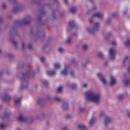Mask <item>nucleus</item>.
Listing matches in <instances>:
<instances>
[{
    "mask_svg": "<svg viewBox=\"0 0 130 130\" xmlns=\"http://www.w3.org/2000/svg\"><path fill=\"white\" fill-rule=\"evenodd\" d=\"M62 130H68V128H67V127H64L63 128Z\"/></svg>",
    "mask_w": 130,
    "mask_h": 130,
    "instance_id": "nucleus-62",
    "label": "nucleus"
},
{
    "mask_svg": "<svg viewBox=\"0 0 130 130\" xmlns=\"http://www.w3.org/2000/svg\"><path fill=\"white\" fill-rule=\"evenodd\" d=\"M70 12L72 14H75L77 12V7H73L70 9Z\"/></svg>",
    "mask_w": 130,
    "mask_h": 130,
    "instance_id": "nucleus-23",
    "label": "nucleus"
},
{
    "mask_svg": "<svg viewBox=\"0 0 130 130\" xmlns=\"http://www.w3.org/2000/svg\"><path fill=\"white\" fill-rule=\"evenodd\" d=\"M42 84L45 86V87H47L48 86V82L46 80H43L42 81Z\"/></svg>",
    "mask_w": 130,
    "mask_h": 130,
    "instance_id": "nucleus-32",
    "label": "nucleus"
},
{
    "mask_svg": "<svg viewBox=\"0 0 130 130\" xmlns=\"http://www.w3.org/2000/svg\"><path fill=\"white\" fill-rule=\"evenodd\" d=\"M24 67V63L23 62H20L18 65L19 69H22Z\"/></svg>",
    "mask_w": 130,
    "mask_h": 130,
    "instance_id": "nucleus-42",
    "label": "nucleus"
},
{
    "mask_svg": "<svg viewBox=\"0 0 130 130\" xmlns=\"http://www.w3.org/2000/svg\"><path fill=\"white\" fill-rule=\"evenodd\" d=\"M117 83V81H116V79L115 78V77L113 76H111L110 77V85L112 87V86H114Z\"/></svg>",
    "mask_w": 130,
    "mask_h": 130,
    "instance_id": "nucleus-13",
    "label": "nucleus"
},
{
    "mask_svg": "<svg viewBox=\"0 0 130 130\" xmlns=\"http://www.w3.org/2000/svg\"><path fill=\"white\" fill-rule=\"evenodd\" d=\"M100 29V23L96 22L94 24L93 28H87V31L90 33V34H95L96 32H98Z\"/></svg>",
    "mask_w": 130,
    "mask_h": 130,
    "instance_id": "nucleus-6",
    "label": "nucleus"
},
{
    "mask_svg": "<svg viewBox=\"0 0 130 130\" xmlns=\"http://www.w3.org/2000/svg\"><path fill=\"white\" fill-rule=\"evenodd\" d=\"M97 76L99 77L100 80L102 81L104 85H107V81L106 80V78H105V76H104L102 73H98Z\"/></svg>",
    "mask_w": 130,
    "mask_h": 130,
    "instance_id": "nucleus-10",
    "label": "nucleus"
},
{
    "mask_svg": "<svg viewBox=\"0 0 130 130\" xmlns=\"http://www.w3.org/2000/svg\"><path fill=\"white\" fill-rule=\"evenodd\" d=\"M72 36H78V34L75 33L72 35Z\"/></svg>",
    "mask_w": 130,
    "mask_h": 130,
    "instance_id": "nucleus-59",
    "label": "nucleus"
},
{
    "mask_svg": "<svg viewBox=\"0 0 130 130\" xmlns=\"http://www.w3.org/2000/svg\"><path fill=\"white\" fill-rule=\"evenodd\" d=\"M85 98L86 101L92 102L94 104H99L101 102V95L93 90H88L85 93Z\"/></svg>",
    "mask_w": 130,
    "mask_h": 130,
    "instance_id": "nucleus-1",
    "label": "nucleus"
},
{
    "mask_svg": "<svg viewBox=\"0 0 130 130\" xmlns=\"http://www.w3.org/2000/svg\"><path fill=\"white\" fill-rule=\"evenodd\" d=\"M69 26L72 28L75 27V26H76V24L75 23V21L74 20L70 21L69 22Z\"/></svg>",
    "mask_w": 130,
    "mask_h": 130,
    "instance_id": "nucleus-26",
    "label": "nucleus"
},
{
    "mask_svg": "<svg viewBox=\"0 0 130 130\" xmlns=\"http://www.w3.org/2000/svg\"><path fill=\"white\" fill-rule=\"evenodd\" d=\"M84 110H85V109H84L83 108H79V111H84Z\"/></svg>",
    "mask_w": 130,
    "mask_h": 130,
    "instance_id": "nucleus-55",
    "label": "nucleus"
},
{
    "mask_svg": "<svg viewBox=\"0 0 130 130\" xmlns=\"http://www.w3.org/2000/svg\"><path fill=\"white\" fill-rule=\"evenodd\" d=\"M62 91V87L61 86L58 88V92L61 93Z\"/></svg>",
    "mask_w": 130,
    "mask_h": 130,
    "instance_id": "nucleus-46",
    "label": "nucleus"
},
{
    "mask_svg": "<svg viewBox=\"0 0 130 130\" xmlns=\"http://www.w3.org/2000/svg\"><path fill=\"white\" fill-rule=\"evenodd\" d=\"M74 62H76V60L75 59H73L72 60V63H74Z\"/></svg>",
    "mask_w": 130,
    "mask_h": 130,
    "instance_id": "nucleus-58",
    "label": "nucleus"
},
{
    "mask_svg": "<svg viewBox=\"0 0 130 130\" xmlns=\"http://www.w3.org/2000/svg\"><path fill=\"white\" fill-rule=\"evenodd\" d=\"M112 44L113 45H116V44H117V43H116V42L114 41L112 42Z\"/></svg>",
    "mask_w": 130,
    "mask_h": 130,
    "instance_id": "nucleus-56",
    "label": "nucleus"
},
{
    "mask_svg": "<svg viewBox=\"0 0 130 130\" xmlns=\"http://www.w3.org/2000/svg\"><path fill=\"white\" fill-rule=\"evenodd\" d=\"M0 128L2 130L6 129L7 128V124L4 122L0 123Z\"/></svg>",
    "mask_w": 130,
    "mask_h": 130,
    "instance_id": "nucleus-18",
    "label": "nucleus"
},
{
    "mask_svg": "<svg viewBox=\"0 0 130 130\" xmlns=\"http://www.w3.org/2000/svg\"><path fill=\"white\" fill-rule=\"evenodd\" d=\"M54 67L55 69H58L59 68H60V64H59V63H54Z\"/></svg>",
    "mask_w": 130,
    "mask_h": 130,
    "instance_id": "nucleus-30",
    "label": "nucleus"
},
{
    "mask_svg": "<svg viewBox=\"0 0 130 130\" xmlns=\"http://www.w3.org/2000/svg\"><path fill=\"white\" fill-rule=\"evenodd\" d=\"M66 118L71 119L72 117H73V115L70 114H67L66 116Z\"/></svg>",
    "mask_w": 130,
    "mask_h": 130,
    "instance_id": "nucleus-40",
    "label": "nucleus"
},
{
    "mask_svg": "<svg viewBox=\"0 0 130 130\" xmlns=\"http://www.w3.org/2000/svg\"><path fill=\"white\" fill-rule=\"evenodd\" d=\"M88 48H89V46L87 44H85L83 45V49L84 50H87V49H88Z\"/></svg>",
    "mask_w": 130,
    "mask_h": 130,
    "instance_id": "nucleus-41",
    "label": "nucleus"
},
{
    "mask_svg": "<svg viewBox=\"0 0 130 130\" xmlns=\"http://www.w3.org/2000/svg\"><path fill=\"white\" fill-rule=\"evenodd\" d=\"M113 35V34H112V32H108V34H107V36H112Z\"/></svg>",
    "mask_w": 130,
    "mask_h": 130,
    "instance_id": "nucleus-52",
    "label": "nucleus"
},
{
    "mask_svg": "<svg viewBox=\"0 0 130 130\" xmlns=\"http://www.w3.org/2000/svg\"><path fill=\"white\" fill-rule=\"evenodd\" d=\"M128 60H129V57H128V56H125L123 59V66H125V64L126 63V62H127V61H128Z\"/></svg>",
    "mask_w": 130,
    "mask_h": 130,
    "instance_id": "nucleus-21",
    "label": "nucleus"
},
{
    "mask_svg": "<svg viewBox=\"0 0 130 130\" xmlns=\"http://www.w3.org/2000/svg\"><path fill=\"white\" fill-rule=\"evenodd\" d=\"M92 11L93 12L95 11H97V7L96 6V5L93 6Z\"/></svg>",
    "mask_w": 130,
    "mask_h": 130,
    "instance_id": "nucleus-43",
    "label": "nucleus"
},
{
    "mask_svg": "<svg viewBox=\"0 0 130 130\" xmlns=\"http://www.w3.org/2000/svg\"><path fill=\"white\" fill-rule=\"evenodd\" d=\"M79 129H86L87 127L84 124H80L78 126Z\"/></svg>",
    "mask_w": 130,
    "mask_h": 130,
    "instance_id": "nucleus-29",
    "label": "nucleus"
},
{
    "mask_svg": "<svg viewBox=\"0 0 130 130\" xmlns=\"http://www.w3.org/2000/svg\"><path fill=\"white\" fill-rule=\"evenodd\" d=\"M3 22V17H0V23H2Z\"/></svg>",
    "mask_w": 130,
    "mask_h": 130,
    "instance_id": "nucleus-60",
    "label": "nucleus"
},
{
    "mask_svg": "<svg viewBox=\"0 0 130 130\" xmlns=\"http://www.w3.org/2000/svg\"><path fill=\"white\" fill-rule=\"evenodd\" d=\"M96 118L95 117H93L89 122V125H93L95 122H96Z\"/></svg>",
    "mask_w": 130,
    "mask_h": 130,
    "instance_id": "nucleus-19",
    "label": "nucleus"
},
{
    "mask_svg": "<svg viewBox=\"0 0 130 130\" xmlns=\"http://www.w3.org/2000/svg\"><path fill=\"white\" fill-rule=\"evenodd\" d=\"M28 49H29L30 50L32 49V45L31 44H29L28 45Z\"/></svg>",
    "mask_w": 130,
    "mask_h": 130,
    "instance_id": "nucleus-53",
    "label": "nucleus"
},
{
    "mask_svg": "<svg viewBox=\"0 0 130 130\" xmlns=\"http://www.w3.org/2000/svg\"><path fill=\"white\" fill-rule=\"evenodd\" d=\"M33 75H34V72L31 70H28L24 74H22L21 76L19 77L21 81V89L22 90L27 89V87H29V83L28 82L27 79H29V78L33 77Z\"/></svg>",
    "mask_w": 130,
    "mask_h": 130,
    "instance_id": "nucleus-3",
    "label": "nucleus"
},
{
    "mask_svg": "<svg viewBox=\"0 0 130 130\" xmlns=\"http://www.w3.org/2000/svg\"><path fill=\"white\" fill-rule=\"evenodd\" d=\"M3 99L4 100H5V101H10V100H11V96L9 95V94L6 95Z\"/></svg>",
    "mask_w": 130,
    "mask_h": 130,
    "instance_id": "nucleus-24",
    "label": "nucleus"
},
{
    "mask_svg": "<svg viewBox=\"0 0 130 130\" xmlns=\"http://www.w3.org/2000/svg\"><path fill=\"white\" fill-rule=\"evenodd\" d=\"M115 55H116V49L115 48H111L109 50V56L112 60L115 59Z\"/></svg>",
    "mask_w": 130,
    "mask_h": 130,
    "instance_id": "nucleus-8",
    "label": "nucleus"
},
{
    "mask_svg": "<svg viewBox=\"0 0 130 130\" xmlns=\"http://www.w3.org/2000/svg\"><path fill=\"white\" fill-rule=\"evenodd\" d=\"M98 56L100 57V58H104V54L102 52H100L98 53Z\"/></svg>",
    "mask_w": 130,
    "mask_h": 130,
    "instance_id": "nucleus-28",
    "label": "nucleus"
},
{
    "mask_svg": "<svg viewBox=\"0 0 130 130\" xmlns=\"http://www.w3.org/2000/svg\"><path fill=\"white\" fill-rule=\"evenodd\" d=\"M65 4H68V0H64Z\"/></svg>",
    "mask_w": 130,
    "mask_h": 130,
    "instance_id": "nucleus-63",
    "label": "nucleus"
},
{
    "mask_svg": "<svg viewBox=\"0 0 130 130\" xmlns=\"http://www.w3.org/2000/svg\"><path fill=\"white\" fill-rule=\"evenodd\" d=\"M127 14V9H126L123 12V15H126Z\"/></svg>",
    "mask_w": 130,
    "mask_h": 130,
    "instance_id": "nucleus-50",
    "label": "nucleus"
},
{
    "mask_svg": "<svg viewBox=\"0 0 130 130\" xmlns=\"http://www.w3.org/2000/svg\"><path fill=\"white\" fill-rule=\"evenodd\" d=\"M127 71L129 75H130V61L129 62V66H128V68L127 69Z\"/></svg>",
    "mask_w": 130,
    "mask_h": 130,
    "instance_id": "nucleus-49",
    "label": "nucleus"
},
{
    "mask_svg": "<svg viewBox=\"0 0 130 130\" xmlns=\"http://www.w3.org/2000/svg\"><path fill=\"white\" fill-rule=\"evenodd\" d=\"M106 23L107 25H110L111 23V19H110V18H108Z\"/></svg>",
    "mask_w": 130,
    "mask_h": 130,
    "instance_id": "nucleus-35",
    "label": "nucleus"
},
{
    "mask_svg": "<svg viewBox=\"0 0 130 130\" xmlns=\"http://www.w3.org/2000/svg\"><path fill=\"white\" fill-rule=\"evenodd\" d=\"M31 20L32 18L31 16L30 15H28L22 21L17 20L15 21L13 24V28L10 30L9 32L10 37H12V36L15 34V28H17V27H19V26H21V25H24V24L25 25H29V24L31 23Z\"/></svg>",
    "mask_w": 130,
    "mask_h": 130,
    "instance_id": "nucleus-2",
    "label": "nucleus"
},
{
    "mask_svg": "<svg viewBox=\"0 0 130 130\" xmlns=\"http://www.w3.org/2000/svg\"><path fill=\"white\" fill-rule=\"evenodd\" d=\"M124 99V95L123 94H120L119 95V100L121 101Z\"/></svg>",
    "mask_w": 130,
    "mask_h": 130,
    "instance_id": "nucleus-34",
    "label": "nucleus"
},
{
    "mask_svg": "<svg viewBox=\"0 0 130 130\" xmlns=\"http://www.w3.org/2000/svg\"><path fill=\"white\" fill-rule=\"evenodd\" d=\"M69 71H70V66L65 65L64 70L61 72L60 74L63 76H67L69 74Z\"/></svg>",
    "mask_w": 130,
    "mask_h": 130,
    "instance_id": "nucleus-12",
    "label": "nucleus"
},
{
    "mask_svg": "<svg viewBox=\"0 0 130 130\" xmlns=\"http://www.w3.org/2000/svg\"><path fill=\"white\" fill-rule=\"evenodd\" d=\"M70 74L71 77H75V72H74V71H71L70 72Z\"/></svg>",
    "mask_w": 130,
    "mask_h": 130,
    "instance_id": "nucleus-47",
    "label": "nucleus"
},
{
    "mask_svg": "<svg viewBox=\"0 0 130 130\" xmlns=\"http://www.w3.org/2000/svg\"><path fill=\"white\" fill-rule=\"evenodd\" d=\"M12 114V112L10 111L5 112L3 116H1V118L2 119H5V118H8L10 115Z\"/></svg>",
    "mask_w": 130,
    "mask_h": 130,
    "instance_id": "nucleus-14",
    "label": "nucleus"
},
{
    "mask_svg": "<svg viewBox=\"0 0 130 130\" xmlns=\"http://www.w3.org/2000/svg\"><path fill=\"white\" fill-rule=\"evenodd\" d=\"M18 120H19V121H20L21 122H26V121H30V118L25 117L22 114H20L19 116Z\"/></svg>",
    "mask_w": 130,
    "mask_h": 130,
    "instance_id": "nucleus-11",
    "label": "nucleus"
},
{
    "mask_svg": "<svg viewBox=\"0 0 130 130\" xmlns=\"http://www.w3.org/2000/svg\"><path fill=\"white\" fill-rule=\"evenodd\" d=\"M40 15H38V22H41V17H42V16L45 14V12L43 10L40 11Z\"/></svg>",
    "mask_w": 130,
    "mask_h": 130,
    "instance_id": "nucleus-17",
    "label": "nucleus"
},
{
    "mask_svg": "<svg viewBox=\"0 0 130 130\" xmlns=\"http://www.w3.org/2000/svg\"><path fill=\"white\" fill-rule=\"evenodd\" d=\"M62 108L63 110H69V105L68 104V103H64V104H63V105L62 106Z\"/></svg>",
    "mask_w": 130,
    "mask_h": 130,
    "instance_id": "nucleus-22",
    "label": "nucleus"
},
{
    "mask_svg": "<svg viewBox=\"0 0 130 130\" xmlns=\"http://www.w3.org/2000/svg\"><path fill=\"white\" fill-rule=\"evenodd\" d=\"M8 3L10 4H13L14 5H16L17 4V1L16 0H7Z\"/></svg>",
    "mask_w": 130,
    "mask_h": 130,
    "instance_id": "nucleus-33",
    "label": "nucleus"
},
{
    "mask_svg": "<svg viewBox=\"0 0 130 130\" xmlns=\"http://www.w3.org/2000/svg\"><path fill=\"white\" fill-rule=\"evenodd\" d=\"M73 43V41H72V37H69L67 39V40L66 41V43L67 44H72Z\"/></svg>",
    "mask_w": 130,
    "mask_h": 130,
    "instance_id": "nucleus-25",
    "label": "nucleus"
},
{
    "mask_svg": "<svg viewBox=\"0 0 130 130\" xmlns=\"http://www.w3.org/2000/svg\"><path fill=\"white\" fill-rule=\"evenodd\" d=\"M48 47V46L45 45V46H44V49H45V48H46Z\"/></svg>",
    "mask_w": 130,
    "mask_h": 130,
    "instance_id": "nucleus-64",
    "label": "nucleus"
},
{
    "mask_svg": "<svg viewBox=\"0 0 130 130\" xmlns=\"http://www.w3.org/2000/svg\"><path fill=\"white\" fill-rule=\"evenodd\" d=\"M100 117H105V121L104 122V124L105 127H107L111 122H112L113 119L112 118L107 115L104 112H101L100 114Z\"/></svg>",
    "mask_w": 130,
    "mask_h": 130,
    "instance_id": "nucleus-4",
    "label": "nucleus"
},
{
    "mask_svg": "<svg viewBox=\"0 0 130 130\" xmlns=\"http://www.w3.org/2000/svg\"><path fill=\"white\" fill-rule=\"evenodd\" d=\"M56 13V11L54 10H52L51 14L53 16V19H57L56 16H55V14Z\"/></svg>",
    "mask_w": 130,
    "mask_h": 130,
    "instance_id": "nucleus-31",
    "label": "nucleus"
},
{
    "mask_svg": "<svg viewBox=\"0 0 130 130\" xmlns=\"http://www.w3.org/2000/svg\"><path fill=\"white\" fill-rule=\"evenodd\" d=\"M116 16H117V14L116 13H113L112 14L113 17H116Z\"/></svg>",
    "mask_w": 130,
    "mask_h": 130,
    "instance_id": "nucleus-57",
    "label": "nucleus"
},
{
    "mask_svg": "<svg viewBox=\"0 0 130 130\" xmlns=\"http://www.w3.org/2000/svg\"><path fill=\"white\" fill-rule=\"evenodd\" d=\"M83 87H84V88H87V87H88V84L85 83V84L83 85Z\"/></svg>",
    "mask_w": 130,
    "mask_h": 130,
    "instance_id": "nucleus-54",
    "label": "nucleus"
},
{
    "mask_svg": "<svg viewBox=\"0 0 130 130\" xmlns=\"http://www.w3.org/2000/svg\"><path fill=\"white\" fill-rule=\"evenodd\" d=\"M48 76L53 77V76H55L56 75V70H50L47 72V73Z\"/></svg>",
    "mask_w": 130,
    "mask_h": 130,
    "instance_id": "nucleus-15",
    "label": "nucleus"
},
{
    "mask_svg": "<svg viewBox=\"0 0 130 130\" xmlns=\"http://www.w3.org/2000/svg\"><path fill=\"white\" fill-rule=\"evenodd\" d=\"M42 101H43V100L41 99H38V103H39L40 104V103H41V102H42Z\"/></svg>",
    "mask_w": 130,
    "mask_h": 130,
    "instance_id": "nucleus-51",
    "label": "nucleus"
},
{
    "mask_svg": "<svg viewBox=\"0 0 130 130\" xmlns=\"http://www.w3.org/2000/svg\"><path fill=\"white\" fill-rule=\"evenodd\" d=\"M123 83L124 84V85L127 86V85L130 84V79H125L123 81Z\"/></svg>",
    "mask_w": 130,
    "mask_h": 130,
    "instance_id": "nucleus-27",
    "label": "nucleus"
},
{
    "mask_svg": "<svg viewBox=\"0 0 130 130\" xmlns=\"http://www.w3.org/2000/svg\"><path fill=\"white\" fill-rule=\"evenodd\" d=\"M15 104L16 106H19L21 103V98H17L15 100Z\"/></svg>",
    "mask_w": 130,
    "mask_h": 130,
    "instance_id": "nucleus-20",
    "label": "nucleus"
},
{
    "mask_svg": "<svg viewBox=\"0 0 130 130\" xmlns=\"http://www.w3.org/2000/svg\"><path fill=\"white\" fill-rule=\"evenodd\" d=\"M23 9L24 6L17 4L13 8V13L17 14V13H19V12H21V11H23Z\"/></svg>",
    "mask_w": 130,
    "mask_h": 130,
    "instance_id": "nucleus-9",
    "label": "nucleus"
},
{
    "mask_svg": "<svg viewBox=\"0 0 130 130\" xmlns=\"http://www.w3.org/2000/svg\"><path fill=\"white\" fill-rule=\"evenodd\" d=\"M39 29V27H37L35 29H32L31 34L34 36H37L39 39H42V38L45 37V34L42 31H40Z\"/></svg>",
    "mask_w": 130,
    "mask_h": 130,
    "instance_id": "nucleus-5",
    "label": "nucleus"
},
{
    "mask_svg": "<svg viewBox=\"0 0 130 130\" xmlns=\"http://www.w3.org/2000/svg\"><path fill=\"white\" fill-rule=\"evenodd\" d=\"M124 44L126 46H130V40H128L127 41L125 42Z\"/></svg>",
    "mask_w": 130,
    "mask_h": 130,
    "instance_id": "nucleus-37",
    "label": "nucleus"
},
{
    "mask_svg": "<svg viewBox=\"0 0 130 130\" xmlns=\"http://www.w3.org/2000/svg\"><path fill=\"white\" fill-rule=\"evenodd\" d=\"M22 47L23 49H25L26 48V46H25V42H22Z\"/></svg>",
    "mask_w": 130,
    "mask_h": 130,
    "instance_id": "nucleus-48",
    "label": "nucleus"
},
{
    "mask_svg": "<svg viewBox=\"0 0 130 130\" xmlns=\"http://www.w3.org/2000/svg\"><path fill=\"white\" fill-rule=\"evenodd\" d=\"M64 15V13H61V14H60L59 16L60 17H63Z\"/></svg>",
    "mask_w": 130,
    "mask_h": 130,
    "instance_id": "nucleus-61",
    "label": "nucleus"
},
{
    "mask_svg": "<svg viewBox=\"0 0 130 130\" xmlns=\"http://www.w3.org/2000/svg\"><path fill=\"white\" fill-rule=\"evenodd\" d=\"M67 87H68V88H71V89L75 90V89H77L78 86L77 85V84H76V83H68L67 84Z\"/></svg>",
    "mask_w": 130,
    "mask_h": 130,
    "instance_id": "nucleus-16",
    "label": "nucleus"
},
{
    "mask_svg": "<svg viewBox=\"0 0 130 130\" xmlns=\"http://www.w3.org/2000/svg\"><path fill=\"white\" fill-rule=\"evenodd\" d=\"M40 59L42 62H43V63H44V62H45V60H46V59L44 57H41L40 58Z\"/></svg>",
    "mask_w": 130,
    "mask_h": 130,
    "instance_id": "nucleus-39",
    "label": "nucleus"
},
{
    "mask_svg": "<svg viewBox=\"0 0 130 130\" xmlns=\"http://www.w3.org/2000/svg\"><path fill=\"white\" fill-rule=\"evenodd\" d=\"M12 43L13 44V45L15 46H17V44H18V42H17V41H15V40H13L12 41Z\"/></svg>",
    "mask_w": 130,
    "mask_h": 130,
    "instance_id": "nucleus-45",
    "label": "nucleus"
},
{
    "mask_svg": "<svg viewBox=\"0 0 130 130\" xmlns=\"http://www.w3.org/2000/svg\"><path fill=\"white\" fill-rule=\"evenodd\" d=\"M94 18H99V19H103L104 18V13L103 12H97L92 15L89 22L90 23L94 22Z\"/></svg>",
    "mask_w": 130,
    "mask_h": 130,
    "instance_id": "nucleus-7",
    "label": "nucleus"
},
{
    "mask_svg": "<svg viewBox=\"0 0 130 130\" xmlns=\"http://www.w3.org/2000/svg\"><path fill=\"white\" fill-rule=\"evenodd\" d=\"M54 100L56 101H57L58 102H60V101H61V99H60V98H59L58 96H56L54 98Z\"/></svg>",
    "mask_w": 130,
    "mask_h": 130,
    "instance_id": "nucleus-38",
    "label": "nucleus"
},
{
    "mask_svg": "<svg viewBox=\"0 0 130 130\" xmlns=\"http://www.w3.org/2000/svg\"><path fill=\"white\" fill-rule=\"evenodd\" d=\"M2 9H3L4 10H5V9H7V5H6V4L3 3L2 5Z\"/></svg>",
    "mask_w": 130,
    "mask_h": 130,
    "instance_id": "nucleus-44",
    "label": "nucleus"
},
{
    "mask_svg": "<svg viewBox=\"0 0 130 130\" xmlns=\"http://www.w3.org/2000/svg\"><path fill=\"white\" fill-rule=\"evenodd\" d=\"M58 51L60 53H62L64 52V49H63V48L60 47L58 48Z\"/></svg>",
    "mask_w": 130,
    "mask_h": 130,
    "instance_id": "nucleus-36",
    "label": "nucleus"
}]
</instances>
